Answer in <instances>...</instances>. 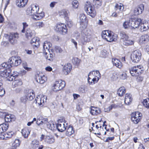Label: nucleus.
Here are the masks:
<instances>
[{"label":"nucleus","instance_id":"nucleus-1","mask_svg":"<svg viewBox=\"0 0 149 149\" xmlns=\"http://www.w3.org/2000/svg\"><path fill=\"white\" fill-rule=\"evenodd\" d=\"M51 46L52 44L50 42L45 41L43 46L44 56L46 59L50 61L53 60L54 55L52 50H49V48Z\"/></svg>","mask_w":149,"mask_h":149},{"label":"nucleus","instance_id":"nucleus-2","mask_svg":"<svg viewBox=\"0 0 149 149\" xmlns=\"http://www.w3.org/2000/svg\"><path fill=\"white\" fill-rule=\"evenodd\" d=\"M90 30L85 31L81 33V35L78 36L76 38L79 43L81 45H85L88 41L89 39L88 37L91 34Z\"/></svg>","mask_w":149,"mask_h":149},{"label":"nucleus","instance_id":"nucleus-3","mask_svg":"<svg viewBox=\"0 0 149 149\" xmlns=\"http://www.w3.org/2000/svg\"><path fill=\"white\" fill-rule=\"evenodd\" d=\"M120 42L121 45L128 46L134 44V41L129 39L128 36L124 32H120Z\"/></svg>","mask_w":149,"mask_h":149},{"label":"nucleus","instance_id":"nucleus-4","mask_svg":"<svg viewBox=\"0 0 149 149\" xmlns=\"http://www.w3.org/2000/svg\"><path fill=\"white\" fill-rule=\"evenodd\" d=\"M84 10L87 14L93 17L96 15V11L94 6L89 1H87L84 6Z\"/></svg>","mask_w":149,"mask_h":149},{"label":"nucleus","instance_id":"nucleus-5","mask_svg":"<svg viewBox=\"0 0 149 149\" xmlns=\"http://www.w3.org/2000/svg\"><path fill=\"white\" fill-rule=\"evenodd\" d=\"M10 69H5L3 71L0 72V76L2 77L7 78V80L9 81H13L15 79V75H13L10 73Z\"/></svg>","mask_w":149,"mask_h":149},{"label":"nucleus","instance_id":"nucleus-6","mask_svg":"<svg viewBox=\"0 0 149 149\" xmlns=\"http://www.w3.org/2000/svg\"><path fill=\"white\" fill-rule=\"evenodd\" d=\"M54 30L56 31L61 34H65L67 32V29L66 25L61 23L56 24L54 26Z\"/></svg>","mask_w":149,"mask_h":149},{"label":"nucleus","instance_id":"nucleus-7","mask_svg":"<svg viewBox=\"0 0 149 149\" xmlns=\"http://www.w3.org/2000/svg\"><path fill=\"white\" fill-rule=\"evenodd\" d=\"M143 69L142 65H139L134 66L130 70V72L133 76H137L141 74Z\"/></svg>","mask_w":149,"mask_h":149},{"label":"nucleus","instance_id":"nucleus-8","mask_svg":"<svg viewBox=\"0 0 149 149\" xmlns=\"http://www.w3.org/2000/svg\"><path fill=\"white\" fill-rule=\"evenodd\" d=\"M47 98V97L46 96L40 94L37 96L35 102L37 106L42 107L46 102Z\"/></svg>","mask_w":149,"mask_h":149},{"label":"nucleus","instance_id":"nucleus-9","mask_svg":"<svg viewBox=\"0 0 149 149\" xmlns=\"http://www.w3.org/2000/svg\"><path fill=\"white\" fill-rule=\"evenodd\" d=\"M141 52L139 50L133 51L131 54V58L133 62L137 63L141 60Z\"/></svg>","mask_w":149,"mask_h":149},{"label":"nucleus","instance_id":"nucleus-10","mask_svg":"<svg viewBox=\"0 0 149 149\" xmlns=\"http://www.w3.org/2000/svg\"><path fill=\"white\" fill-rule=\"evenodd\" d=\"M22 60L19 56H12L9 58L8 63L11 65V67L14 66H17L21 63Z\"/></svg>","mask_w":149,"mask_h":149},{"label":"nucleus","instance_id":"nucleus-11","mask_svg":"<svg viewBox=\"0 0 149 149\" xmlns=\"http://www.w3.org/2000/svg\"><path fill=\"white\" fill-rule=\"evenodd\" d=\"M142 114L139 111L135 112L132 113L131 115V119L134 123L137 124L140 121L141 118Z\"/></svg>","mask_w":149,"mask_h":149},{"label":"nucleus","instance_id":"nucleus-12","mask_svg":"<svg viewBox=\"0 0 149 149\" xmlns=\"http://www.w3.org/2000/svg\"><path fill=\"white\" fill-rule=\"evenodd\" d=\"M65 86V83L64 81L59 80L56 81L53 86V91L54 92H57L60 90L64 88Z\"/></svg>","mask_w":149,"mask_h":149},{"label":"nucleus","instance_id":"nucleus-13","mask_svg":"<svg viewBox=\"0 0 149 149\" xmlns=\"http://www.w3.org/2000/svg\"><path fill=\"white\" fill-rule=\"evenodd\" d=\"M86 17L83 14H80L79 17V21L81 27L83 29H86L87 25V22L86 21Z\"/></svg>","mask_w":149,"mask_h":149},{"label":"nucleus","instance_id":"nucleus-14","mask_svg":"<svg viewBox=\"0 0 149 149\" xmlns=\"http://www.w3.org/2000/svg\"><path fill=\"white\" fill-rule=\"evenodd\" d=\"M93 76L94 77L92 79L91 81H88V84L89 85H94L96 83L99 81L100 78V74L98 70L94 71Z\"/></svg>","mask_w":149,"mask_h":149},{"label":"nucleus","instance_id":"nucleus-15","mask_svg":"<svg viewBox=\"0 0 149 149\" xmlns=\"http://www.w3.org/2000/svg\"><path fill=\"white\" fill-rule=\"evenodd\" d=\"M35 79L37 82L41 84H43L47 80V78L44 75L38 74L35 75Z\"/></svg>","mask_w":149,"mask_h":149},{"label":"nucleus","instance_id":"nucleus-16","mask_svg":"<svg viewBox=\"0 0 149 149\" xmlns=\"http://www.w3.org/2000/svg\"><path fill=\"white\" fill-rule=\"evenodd\" d=\"M140 30L141 32L148 30L149 29V21H144L140 25Z\"/></svg>","mask_w":149,"mask_h":149},{"label":"nucleus","instance_id":"nucleus-17","mask_svg":"<svg viewBox=\"0 0 149 149\" xmlns=\"http://www.w3.org/2000/svg\"><path fill=\"white\" fill-rule=\"evenodd\" d=\"M66 126H65L64 123L61 122V120H58V124L56 125V127L59 131L61 132H63L66 129Z\"/></svg>","mask_w":149,"mask_h":149},{"label":"nucleus","instance_id":"nucleus-18","mask_svg":"<svg viewBox=\"0 0 149 149\" xmlns=\"http://www.w3.org/2000/svg\"><path fill=\"white\" fill-rule=\"evenodd\" d=\"M33 91L31 90H26L25 92V95L29 100H32L35 97Z\"/></svg>","mask_w":149,"mask_h":149},{"label":"nucleus","instance_id":"nucleus-19","mask_svg":"<svg viewBox=\"0 0 149 149\" xmlns=\"http://www.w3.org/2000/svg\"><path fill=\"white\" fill-rule=\"evenodd\" d=\"M131 20L132 26L134 27V28H133V29H134L138 27L139 28L140 25L142 23V20L140 18H136L134 21L132 20Z\"/></svg>","mask_w":149,"mask_h":149},{"label":"nucleus","instance_id":"nucleus-20","mask_svg":"<svg viewBox=\"0 0 149 149\" xmlns=\"http://www.w3.org/2000/svg\"><path fill=\"white\" fill-rule=\"evenodd\" d=\"M144 6L143 4L140 5L138 7H136L134 9V14L137 15L141 14L144 10Z\"/></svg>","mask_w":149,"mask_h":149},{"label":"nucleus","instance_id":"nucleus-21","mask_svg":"<svg viewBox=\"0 0 149 149\" xmlns=\"http://www.w3.org/2000/svg\"><path fill=\"white\" fill-rule=\"evenodd\" d=\"M19 37V34L17 33H11L9 36V40L11 44H13L16 40Z\"/></svg>","mask_w":149,"mask_h":149},{"label":"nucleus","instance_id":"nucleus-22","mask_svg":"<svg viewBox=\"0 0 149 149\" xmlns=\"http://www.w3.org/2000/svg\"><path fill=\"white\" fill-rule=\"evenodd\" d=\"M123 26L125 29H133V28L134 27L132 26L131 20L125 21L123 23Z\"/></svg>","mask_w":149,"mask_h":149},{"label":"nucleus","instance_id":"nucleus-23","mask_svg":"<svg viewBox=\"0 0 149 149\" xmlns=\"http://www.w3.org/2000/svg\"><path fill=\"white\" fill-rule=\"evenodd\" d=\"M90 109V112L93 115H97L101 112L100 109L98 107H91Z\"/></svg>","mask_w":149,"mask_h":149},{"label":"nucleus","instance_id":"nucleus-24","mask_svg":"<svg viewBox=\"0 0 149 149\" xmlns=\"http://www.w3.org/2000/svg\"><path fill=\"white\" fill-rule=\"evenodd\" d=\"M72 69L71 65L70 63H68L65 65L63 68V71L64 74L67 75L69 73Z\"/></svg>","mask_w":149,"mask_h":149},{"label":"nucleus","instance_id":"nucleus-25","mask_svg":"<svg viewBox=\"0 0 149 149\" xmlns=\"http://www.w3.org/2000/svg\"><path fill=\"white\" fill-rule=\"evenodd\" d=\"M13 80L12 82V87L13 88L21 86L22 84V81L20 79H16L15 77V79H13Z\"/></svg>","mask_w":149,"mask_h":149},{"label":"nucleus","instance_id":"nucleus-26","mask_svg":"<svg viewBox=\"0 0 149 149\" xmlns=\"http://www.w3.org/2000/svg\"><path fill=\"white\" fill-rule=\"evenodd\" d=\"M112 63L113 65L120 68L122 66V64L120 61L116 58H113L112 59Z\"/></svg>","mask_w":149,"mask_h":149},{"label":"nucleus","instance_id":"nucleus-27","mask_svg":"<svg viewBox=\"0 0 149 149\" xmlns=\"http://www.w3.org/2000/svg\"><path fill=\"white\" fill-rule=\"evenodd\" d=\"M45 141L49 144H52L55 141L54 137L51 135L46 136L45 138Z\"/></svg>","mask_w":149,"mask_h":149},{"label":"nucleus","instance_id":"nucleus-28","mask_svg":"<svg viewBox=\"0 0 149 149\" xmlns=\"http://www.w3.org/2000/svg\"><path fill=\"white\" fill-rule=\"evenodd\" d=\"M28 1V0H17L16 5L19 7L23 8L25 6Z\"/></svg>","mask_w":149,"mask_h":149},{"label":"nucleus","instance_id":"nucleus-29","mask_svg":"<svg viewBox=\"0 0 149 149\" xmlns=\"http://www.w3.org/2000/svg\"><path fill=\"white\" fill-rule=\"evenodd\" d=\"M132 101V95L130 94L127 93L125 95L124 102L126 104H129Z\"/></svg>","mask_w":149,"mask_h":149},{"label":"nucleus","instance_id":"nucleus-30","mask_svg":"<svg viewBox=\"0 0 149 149\" xmlns=\"http://www.w3.org/2000/svg\"><path fill=\"white\" fill-rule=\"evenodd\" d=\"M34 31H32L29 28H27L25 32V36L26 38L30 39L34 35Z\"/></svg>","mask_w":149,"mask_h":149},{"label":"nucleus","instance_id":"nucleus-31","mask_svg":"<svg viewBox=\"0 0 149 149\" xmlns=\"http://www.w3.org/2000/svg\"><path fill=\"white\" fill-rule=\"evenodd\" d=\"M8 123L6 122L0 125V133L5 132L8 129Z\"/></svg>","mask_w":149,"mask_h":149},{"label":"nucleus","instance_id":"nucleus-32","mask_svg":"<svg viewBox=\"0 0 149 149\" xmlns=\"http://www.w3.org/2000/svg\"><path fill=\"white\" fill-rule=\"evenodd\" d=\"M45 16L44 13L43 12L40 13H36L33 15L32 18L36 20H38L42 18Z\"/></svg>","mask_w":149,"mask_h":149},{"label":"nucleus","instance_id":"nucleus-33","mask_svg":"<svg viewBox=\"0 0 149 149\" xmlns=\"http://www.w3.org/2000/svg\"><path fill=\"white\" fill-rule=\"evenodd\" d=\"M14 134L12 132L6 133L3 134L1 135L0 138L3 139H6V138H11Z\"/></svg>","mask_w":149,"mask_h":149},{"label":"nucleus","instance_id":"nucleus-34","mask_svg":"<svg viewBox=\"0 0 149 149\" xmlns=\"http://www.w3.org/2000/svg\"><path fill=\"white\" fill-rule=\"evenodd\" d=\"M109 40H108L107 41L109 42H115L117 40V36L116 34H113L111 32L109 36Z\"/></svg>","mask_w":149,"mask_h":149},{"label":"nucleus","instance_id":"nucleus-35","mask_svg":"<svg viewBox=\"0 0 149 149\" xmlns=\"http://www.w3.org/2000/svg\"><path fill=\"white\" fill-rule=\"evenodd\" d=\"M31 43L36 47H38L40 43L38 38L37 37L33 38L31 41Z\"/></svg>","mask_w":149,"mask_h":149},{"label":"nucleus","instance_id":"nucleus-36","mask_svg":"<svg viewBox=\"0 0 149 149\" xmlns=\"http://www.w3.org/2000/svg\"><path fill=\"white\" fill-rule=\"evenodd\" d=\"M111 32L110 31L108 30H105L102 31V38L107 41L108 40H109V36Z\"/></svg>","mask_w":149,"mask_h":149},{"label":"nucleus","instance_id":"nucleus-37","mask_svg":"<svg viewBox=\"0 0 149 149\" xmlns=\"http://www.w3.org/2000/svg\"><path fill=\"white\" fill-rule=\"evenodd\" d=\"M15 116L10 114H6L5 116V120L6 122H10L14 120Z\"/></svg>","mask_w":149,"mask_h":149},{"label":"nucleus","instance_id":"nucleus-38","mask_svg":"<svg viewBox=\"0 0 149 149\" xmlns=\"http://www.w3.org/2000/svg\"><path fill=\"white\" fill-rule=\"evenodd\" d=\"M30 133V131L29 129L25 128L23 129L22 132L23 136L25 138H27Z\"/></svg>","mask_w":149,"mask_h":149},{"label":"nucleus","instance_id":"nucleus-39","mask_svg":"<svg viewBox=\"0 0 149 149\" xmlns=\"http://www.w3.org/2000/svg\"><path fill=\"white\" fill-rule=\"evenodd\" d=\"M68 10L63 9L60 11L59 12V15L62 17L67 18L68 16Z\"/></svg>","mask_w":149,"mask_h":149},{"label":"nucleus","instance_id":"nucleus-40","mask_svg":"<svg viewBox=\"0 0 149 149\" xmlns=\"http://www.w3.org/2000/svg\"><path fill=\"white\" fill-rule=\"evenodd\" d=\"M149 40V36L147 35L142 36L140 38L139 42L141 43H143L147 42Z\"/></svg>","mask_w":149,"mask_h":149},{"label":"nucleus","instance_id":"nucleus-41","mask_svg":"<svg viewBox=\"0 0 149 149\" xmlns=\"http://www.w3.org/2000/svg\"><path fill=\"white\" fill-rule=\"evenodd\" d=\"M124 9V5L122 3H119L116 4L115 6V9L116 10H119L122 12L123 10Z\"/></svg>","mask_w":149,"mask_h":149},{"label":"nucleus","instance_id":"nucleus-42","mask_svg":"<svg viewBox=\"0 0 149 149\" xmlns=\"http://www.w3.org/2000/svg\"><path fill=\"white\" fill-rule=\"evenodd\" d=\"M39 142L38 140L34 139L32 141L31 146L33 149H36L38 147Z\"/></svg>","mask_w":149,"mask_h":149},{"label":"nucleus","instance_id":"nucleus-43","mask_svg":"<svg viewBox=\"0 0 149 149\" xmlns=\"http://www.w3.org/2000/svg\"><path fill=\"white\" fill-rule=\"evenodd\" d=\"M125 92V88L123 86L120 87L117 91V93L120 96H123Z\"/></svg>","mask_w":149,"mask_h":149},{"label":"nucleus","instance_id":"nucleus-44","mask_svg":"<svg viewBox=\"0 0 149 149\" xmlns=\"http://www.w3.org/2000/svg\"><path fill=\"white\" fill-rule=\"evenodd\" d=\"M33 26H36L37 28H40L43 27L45 26V23L42 22L35 23L33 24Z\"/></svg>","mask_w":149,"mask_h":149},{"label":"nucleus","instance_id":"nucleus-45","mask_svg":"<svg viewBox=\"0 0 149 149\" xmlns=\"http://www.w3.org/2000/svg\"><path fill=\"white\" fill-rule=\"evenodd\" d=\"M74 132V131L73 130V128L72 126H70L67 129L66 132V134L68 136L71 135Z\"/></svg>","mask_w":149,"mask_h":149},{"label":"nucleus","instance_id":"nucleus-46","mask_svg":"<svg viewBox=\"0 0 149 149\" xmlns=\"http://www.w3.org/2000/svg\"><path fill=\"white\" fill-rule=\"evenodd\" d=\"M20 143L21 141L19 139H16L13 143V147L16 148L17 147L19 146Z\"/></svg>","mask_w":149,"mask_h":149},{"label":"nucleus","instance_id":"nucleus-47","mask_svg":"<svg viewBox=\"0 0 149 149\" xmlns=\"http://www.w3.org/2000/svg\"><path fill=\"white\" fill-rule=\"evenodd\" d=\"M30 8H31V10H32L33 14H34L35 13H37L39 9V8L38 6L34 4L32 5Z\"/></svg>","mask_w":149,"mask_h":149},{"label":"nucleus","instance_id":"nucleus-48","mask_svg":"<svg viewBox=\"0 0 149 149\" xmlns=\"http://www.w3.org/2000/svg\"><path fill=\"white\" fill-rule=\"evenodd\" d=\"M46 126L47 128L52 130H54L56 127L54 124L52 122H48Z\"/></svg>","mask_w":149,"mask_h":149},{"label":"nucleus","instance_id":"nucleus-49","mask_svg":"<svg viewBox=\"0 0 149 149\" xmlns=\"http://www.w3.org/2000/svg\"><path fill=\"white\" fill-rule=\"evenodd\" d=\"M80 61L81 60L77 57H74L72 59V62L73 64L77 66L79 65Z\"/></svg>","mask_w":149,"mask_h":149},{"label":"nucleus","instance_id":"nucleus-50","mask_svg":"<svg viewBox=\"0 0 149 149\" xmlns=\"http://www.w3.org/2000/svg\"><path fill=\"white\" fill-rule=\"evenodd\" d=\"M1 66L3 68L6 69H10V68L11 67V65L10 64L8 63L7 62L4 63H2L1 65Z\"/></svg>","mask_w":149,"mask_h":149},{"label":"nucleus","instance_id":"nucleus-51","mask_svg":"<svg viewBox=\"0 0 149 149\" xmlns=\"http://www.w3.org/2000/svg\"><path fill=\"white\" fill-rule=\"evenodd\" d=\"M72 4L74 8L76 9L78 7L79 5V3L77 1L74 0L72 1Z\"/></svg>","mask_w":149,"mask_h":149},{"label":"nucleus","instance_id":"nucleus-52","mask_svg":"<svg viewBox=\"0 0 149 149\" xmlns=\"http://www.w3.org/2000/svg\"><path fill=\"white\" fill-rule=\"evenodd\" d=\"M143 104L146 108H149V98H147L144 100Z\"/></svg>","mask_w":149,"mask_h":149},{"label":"nucleus","instance_id":"nucleus-53","mask_svg":"<svg viewBox=\"0 0 149 149\" xmlns=\"http://www.w3.org/2000/svg\"><path fill=\"white\" fill-rule=\"evenodd\" d=\"M40 125H43L46 126L47 124L48 123L47 119L43 118L41 120Z\"/></svg>","mask_w":149,"mask_h":149},{"label":"nucleus","instance_id":"nucleus-54","mask_svg":"<svg viewBox=\"0 0 149 149\" xmlns=\"http://www.w3.org/2000/svg\"><path fill=\"white\" fill-rule=\"evenodd\" d=\"M23 25V29L21 32L22 33H24L25 31V29L29 26L28 24L26 22H23L22 23Z\"/></svg>","mask_w":149,"mask_h":149},{"label":"nucleus","instance_id":"nucleus-55","mask_svg":"<svg viewBox=\"0 0 149 149\" xmlns=\"http://www.w3.org/2000/svg\"><path fill=\"white\" fill-rule=\"evenodd\" d=\"M20 102L22 103L25 104L27 100H28L25 95L23 96L20 98Z\"/></svg>","mask_w":149,"mask_h":149},{"label":"nucleus","instance_id":"nucleus-56","mask_svg":"<svg viewBox=\"0 0 149 149\" xmlns=\"http://www.w3.org/2000/svg\"><path fill=\"white\" fill-rule=\"evenodd\" d=\"M94 3H95V5L96 7L97 8L100 7L101 6L102 4V0L101 1L99 0V1H98Z\"/></svg>","mask_w":149,"mask_h":149},{"label":"nucleus","instance_id":"nucleus-57","mask_svg":"<svg viewBox=\"0 0 149 149\" xmlns=\"http://www.w3.org/2000/svg\"><path fill=\"white\" fill-rule=\"evenodd\" d=\"M26 12L28 15H32L33 14V11L30 7L27 8L26 10Z\"/></svg>","mask_w":149,"mask_h":149},{"label":"nucleus","instance_id":"nucleus-58","mask_svg":"<svg viewBox=\"0 0 149 149\" xmlns=\"http://www.w3.org/2000/svg\"><path fill=\"white\" fill-rule=\"evenodd\" d=\"M94 71H93L92 72H90L89 73L88 75V81H90V80L91 79V78L89 77L90 76H93V73Z\"/></svg>","mask_w":149,"mask_h":149},{"label":"nucleus","instance_id":"nucleus-59","mask_svg":"<svg viewBox=\"0 0 149 149\" xmlns=\"http://www.w3.org/2000/svg\"><path fill=\"white\" fill-rule=\"evenodd\" d=\"M106 54L104 51H102L101 52L100 56L102 57L105 58L106 57Z\"/></svg>","mask_w":149,"mask_h":149},{"label":"nucleus","instance_id":"nucleus-60","mask_svg":"<svg viewBox=\"0 0 149 149\" xmlns=\"http://www.w3.org/2000/svg\"><path fill=\"white\" fill-rule=\"evenodd\" d=\"M56 49L57 52L61 53L63 51L62 49L59 47H56Z\"/></svg>","mask_w":149,"mask_h":149},{"label":"nucleus","instance_id":"nucleus-61","mask_svg":"<svg viewBox=\"0 0 149 149\" xmlns=\"http://www.w3.org/2000/svg\"><path fill=\"white\" fill-rule=\"evenodd\" d=\"M114 138V136H113L111 137H108L107 138L106 141H105V142H109V140L112 141L113 140Z\"/></svg>","mask_w":149,"mask_h":149},{"label":"nucleus","instance_id":"nucleus-62","mask_svg":"<svg viewBox=\"0 0 149 149\" xmlns=\"http://www.w3.org/2000/svg\"><path fill=\"white\" fill-rule=\"evenodd\" d=\"M71 42L72 43H74V46L77 49V42L75 41V40L74 39H71Z\"/></svg>","mask_w":149,"mask_h":149},{"label":"nucleus","instance_id":"nucleus-63","mask_svg":"<svg viewBox=\"0 0 149 149\" xmlns=\"http://www.w3.org/2000/svg\"><path fill=\"white\" fill-rule=\"evenodd\" d=\"M57 3V2L55 1L52 2L50 4V7L52 8L54 7L55 5H56V3Z\"/></svg>","mask_w":149,"mask_h":149},{"label":"nucleus","instance_id":"nucleus-64","mask_svg":"<svg viewBox=\"0 0 149 149\" xmlns=\"http://www.w3.org/2000/svg\"><path fill=\"white\" fill-rule=\"evenodd\" d=\"M21 91V88H17L15 89V91L16 93H19Z\"/></svg>","mask_w":149,"mask_h":149}]
</instances>
